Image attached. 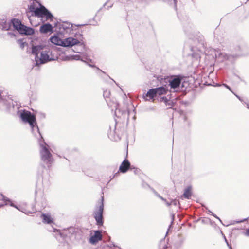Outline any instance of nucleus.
<instances>
[{"label": "nucleus", "instance_id": "nucleus-8", "mask_svg": "<svg viewBox=\"0 0 249 249\" xmlns=\"http://www.w3.org/2000/svg\"><path fill=\"white\" fill-rule=\"evenodd\" d=\"M181 80L182 78L180 76H175L171 77L169 80L171 88L173 89L178 88L180 85Z\"/></svg>", "mask_w": 249, "mask_h": 249}, {"label": "nucleus", "instance_id": "nucleus-15", "mask_svg": "<svg viewBox=\"0 0 249 249\" xmlns=\"http://www.w3.org/2000/svg\"><path fill=\"white\" fill-rule=\"evenodd\" d=\"M192 195L191 192V187H188L184 191V192L182 195V197H183L185 198H189Z\"/></svg>", "mask_w": 249, "mask_h": 249}, {"label": "nucleus", "instance_id": "nucleus-4", "mask_svg": "<svg viewBox=\"0 0 249 249\" xmlns=\"http://www.w3.org/2000/svg\"><path fill=\"white\" fill-rule=\"evenodd\" d=\"M40 156L41 160L47 165L48 168L50 167L53 160L51 153L46 146H42Z\"/></svg>", "mask_w": 249, "mask_h": 249}, {"label": "nucleus", "instance_id": "nucleus-17", "mask_svg": "<svg viewBox=\"0 0 249 249\" xmlns=\"http://www.w3.org/2000/svg\"><path fill=\"white\" fill-rule=\"evenodd\" d=\"M18 42L21 49H23L24 46L27 45L26 43L23 41L22 39L18 40Z\"/></svg>", "mask_w": 249, "mask_h": 249}, {"label": "nucleus", "instance_id": "nucleus-20", "mask_svg": "<svg viewBox=\"0 0 249 249\" xmlns=\"http://www.w3.org/2000/svg\"><path fill=\"white\" fill-rule=\"evenodd\" d=\"M224 85L225 86V87H226L229 90H230V91H231V89L230 88V87L228 86L226 84H224Z\"/></svg>", "mask_w": 249, "mask_h": 249}, {"label": "nucleus", "instance_id": "nucleus-13", "mask_svg": "<svg viewBox=\"0 0 249 249\" xmlns=\"http://www.w3.org/2000/svg\"><path fill=\"white\" fill-rule=\"evenodd\" d=\"M51 42L56 45L62 46L63 45V40H62L60 38V37L58 36H52L50 39Z\"/></svg>", "mask_w": 249, "mask_h": 249}, {"label": "nucleus", "instance_id": "nucleus-18", "mask_svg": "<svg viewBox=\"0 0 249 249\" xmlns=\"http://www.w3.org/2000/svg\"><path fill=\"white\" fill-rule=\"evenodd\" d=\"M160 101H163L166 105H167V103L168 102V100L166 97H162L160 99Z\"/></svg>", "mask_w": 249, "mask_h": 249}, {"label": "nucleus", "instance_id": "nucleus-3", "mask_svg": "<svg viewBox=\"0 0 249 249\" xmlns=\"http://www.w3.org/2000/svg\"><path fill=\"white\" fill-rule=\"evenodd\" d=\"M12 23L14 27L21 34L32 35L34 33L33 29L22 24L21 21L18 19H14L12 20Z\"/></svg>", "mask_w": 249, "mask_h": 249}, {"label": "nucleus", "instance_id": "nucleus-7", "mask_svg": "<svg viewBox=\"0 0 249 249\" xmlns=\"http://www.w3.org/2000/svg\"><path fill=\"white\" fill-rule=\"evenodd\" d=\"M51 54V52L49 50H44L41 51L39 56H36V60L37 62H40V63H45L48 61H49L53 59L50 57V55Z\"/></svg>", "mask_w": 249, "mask_h": 249}, {"label": "nucleus", "instance_id": "nucleus-19", "mask_svg": "<svg viewBox=\"0 0 249 249\" xmlns=\"http://www.w3.org/2000/svg\"><path fill=\"white\" fill-rule=\"evenodd\" d=\"M245 234H246V235L249 236V228L247 230Z\"/></svg>", "mask_w": 249, "mask_h": 249}, {"label": "nucleus", "instance_id": "nucleus-14", "mask_svg": "<svg viewBox=\"0 0 249 249\" xmlns=\"http://www.w3.org/2000/svg\"><path fill=\"white\" fill-rule=\"evenodd\" d=\"M53 27L50 24H45L42 25L40 28V32L42 33H47L49 32H52Z\"/></svg>", "mask_w": 249, "mask_h": 249}, {"label": "nucleus", "instance_id": "nucleus-5", "mask_svg": "<svg viewBox=\"0 0 249 249\" xmlns=\"http://www.w3.org/2000/svg\"><path fill=\"white\" fill-rule=\"evenodd\" d=\"M20 118L24 122L28 123L32 128L36 124L35 115L29 111H23L20 114Z\"/></svg>", "mask_w": 249, "mask_h": 249}, {"label": "nucleus", "instance_id": "nucleus-12", "mask_svg": "<svg viewBox=\"0 0 249 249\" xmlns=\"http://www.w3.org/2000/svg\"><path fill=\"white\" fill-rule=\"evenodd\" d=\"M41 217L42 218L43 222L44 223L51 224L53 223V218L48 213L42 214Z\"/></svg>", "mask_w": 249, "mask_h": 249}, {"label": "nucleus", "instance_id": "nucleus-21", "mask_svg": "<svg viewBox=\"0 0 249 249\" xmlns=\"http://www.w3.org/2000/svg\"><path fill=\"white\" fill-rule=\"evenodd\" d=\"M80 58V56H78V55H76L75 56V59H77V60H78Z\"/></svg>", "mask_w": 249, "mask_h": 249}, {"label": "nucleus", "instance_id": "nucleus-9", "mask_svg": "<svg viewBox=\"0 0 249 249\" xmlns=\"http://www.w3.org/2000/svg\"><path fill=\"white\" fill-rule=\"evenodd\" d=\"M133 169H135L131 167L130 162L128 160L125 159L121 164L119 170L122 173H125L127 172L128 170H132Z\"/></svg>", "mask_w": 249, "mask_h": 249}, {"label": "nucleus", "instance_id": "nucleus-11", "mask_svg": "<svg viewBox=\"0 0 249 249\" xmlns=\"http://www.w3.org/2000/svg\"><path fill=\"white\" fill-rule=\"evenodd\" d=\"M80 42L75 38L69 37L63 40V46L70 47L79 43Z\"/></svg>", "mask_w": 249, "mask_h": 249}, {"label": "nucleus", "instance_id": "nucleus-2", "mask_svg": "<svg viewBox=\"0 0 249 249\" xmlns=\"http://www.w3.org/2000/svg\"><path fill=\"white\" fill-rule=\"evenodd\" d=\"M168 92V89L166 87H160L149 89L147 93L143 96L145 100H154V98L166 95Z\"/></svg>", "mask_w": 249, "mask_h": 249}, {"label": "nucleus", "instance_id": "nucleus-16", "mask_svg": "<svg viewBox=\"0 0 249 249\" xmlns=\"http://www.w3.org/2000/svg\"><path fill=\"white\" fill-rule=\"evenodd\" d=\"M42 49L40 46H33L32 49V53L33 54L36 55V57L38 55V53Z\"/></svg>", "mask_w": 249, "mask_h": 249}, {"label": "nucleus", "instance_id": "nucleus-6", "mask_svg": "<svg viewBox=\"0 0 249 249\" xmlns=\"http://www.w3.org/2000/svg\"><path fill=\"white\" fill-rule=\"evenodd\" d=\"M104 198L102 197L101 199L98 202V209L95 212L94 217L97 222V224L102 226L103 224V213L104 210Z\"/></svg>", "mask_w": 249, "mask_h": 249}, {"label": "nucleus", "instance_id": "nucleus-1", "mask_svg": "<svg viewBox=\"0 0 249 249\" xmlns=\"http://www.w3.org/2000/svg\"><path fill=\"white\" fill-rule=\"evenodd\" d=\"M29 12H32L34 15L39 18H46V20H53V16L43 5L36 0H31L30 4L28 6Z\"/></svg>", "mask_w": 249, "mask_h": 249}, {"label": "nucleus", "instance_id": "nucleus-10", "mask_svg": "<svg viewBox=\"0 0 249 249\" xmlns=\"http://www.w3.org/2000/svg\"><path fill=\"white\" fill-rule=\"evenodd\" d=\"M94 234L91 235L89 239V242L92 244H95L99 241L102 239V235L101 231H93Z\"/></svg>", "mask_w": 249, "mask_h": 249}]
</instances>
